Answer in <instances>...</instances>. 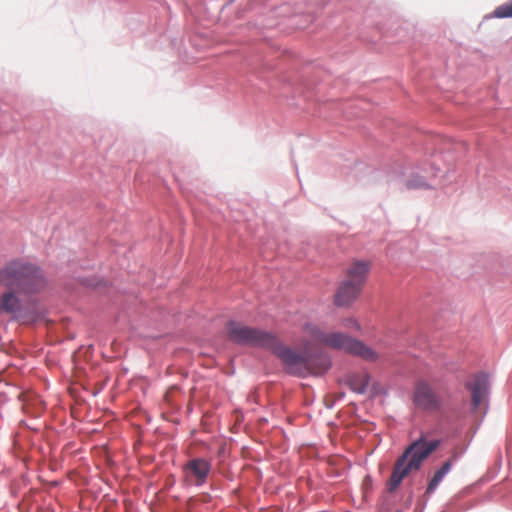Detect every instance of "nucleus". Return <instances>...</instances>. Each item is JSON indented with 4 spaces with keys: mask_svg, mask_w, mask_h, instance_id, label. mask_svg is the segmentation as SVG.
Listing matches in <instances>:
<instances>
[{
    "mask_svg": "<svg viewBox=\"0 0 512 512\" xmlns=\"http://www.w3.org/2000/svg\"><path fill=\"white\" fill-rule=\"evenodd\" d=\"M303 331L307 339L303 343V353L299 354L283 346L279 339L270 332L237 321H230L226 325L227 337L230 341L240 345L272 350L285 364L287 372L293 375H320L330 368L331 363L326 355L320 354L314 357L310 353L313 346L344 351L370 362H375L378 359V355L373 349L342 332L326 331L315 323H306Z\"/></svg>",
    "mask_w": 512,
    "mask_h": 512,
    "instance_id": "nucleus-1",
    "label": "nucleus"
},
{
    "mask_svg": "<svg viewBox=\"0 0 512 512\" xmlns=\"http://www.w3.org/2000/svg\"><path fill=\"white\" fill-rule=\"evenodd\" d=\"M47 281L43 271L24 259H13L0 268V287L15 289L24 297L41 293Z\"/></svg>",
    "mask_w": 512,
    "mask_h": 512,
    "instance_id": "nucleus-2",
    "label": "nucleus"
},
{
    "mask_svg": "<svg viewBox=\"0 0 512 512\" xmlns=\"http://www.w3.org/2000/svg\"><path fill=\"white\" fill-rule=\"evenodd\" d=\"M439 445V441H425L423 438L412 442L396 460L392 474L387 481L389 491L396 490L402 480L412 471L421 468L422 462L434 451Z\"/></svg>",
    "mask_w": 512,
    "mask_h": 512,
    "instance_id": "nucleus-3",
    "label": "nucleus"
},
{
    "mask_svg": "<svg viewBox=\"0 0 512 512\" xmlns=\"http://www.w3.org/2000/svg\"><path fill=\"white\" fill-rule=\"evenodd\" d=\"M25 298L22 293L15 289L4 288V291L0 294V314L22 324L34 322L36 317L26 309Z\"/></svg>",
    "mask_w": 512,
    "mask_h": 512,
    "instance_id": "nucleus-4",
    "label": "nucleus"
},
{
    "mask_svg": "<svg viewBox=\"0 0 512 512\" xmlns=\"http://www.w3.org/2000/svg\"><path fill=\"white\" fill-rule=\"evenodd\" d=\"M211 470V461L202 457L192 458L182 466V482L185 486H202Z\"/></svg>",
    "mask_w": 512,
    "mask_h": 512,
    "instance_id": "nucleus-5",
    "label": "nucleus"
},
{
    "mask_svg": "<svg viewBox=\"0 0 512 512\" xmlns=\"http://www.w3.org/2000/svg\"><path fill=\"white\" fill-rule=\"evenodd\" d=\"M414 404L418 409L435 411L441 407L442 400L426 381H419L414 390Z\"/></svg>",
    "mask_w": 512,
    "mask_h": 512,
    "instance_id": "nucleus-6",
    "label": "nucleus"
},
{
    "mask_svg": "<svg viewBox=\"0 0 512 512\" xmlns=\"http://www.w3.org/2000/svg\"><path fill=\"white\" fill-rule=\"evenodd\" d=\"M370 268L371 262L368 260H353L345 270L344 280L363 288Z\"/></svg>",
    "mask_w": 512,
    "mask_h": 512,
    "instance_id": "nucleus-7",
    "label": "nucleus"
},
{
    "mask_svg": "<svg viewBox=\"0 0 512 512\" xmlns=\"http://www.w3.org/2000/svg\"><path fill=\"white\" fill-rule=\"evenodd\" d=\"M466 387L472 393V406L477 409L488 394L489 377L486 373L480 372L474 376L472 382L466 384Z\"/></svg>",
    "mask_w": 512,
    "mask_h": 512,
    "instance_id": "nucleus-8",
    "label": "nucleus"
},
{
    "mask_svg": "<svg viewBox=\"0 0 512 512\" xmlns=\"http://www.w3.org/2000/svg\"><path fill=\"white\" fill-rule=\"evenodd\" d=\"M362 288L344 280L334 296V303L339 307L351 305L360 295Z\"/></svg>",
    "mask_w": 512,
    "mask_h": 512,
    "instance_id": "nucleus-9",
    "label": "nucleus"
},
{
    "mask_svg": "<svg viewBox=\"0 0 512 512\" xmlns=\"http://www.w3.org/2000/svg\"><path fill=\"white\" fill-rule=\"evenodd\" d=\"M370 375L367 372H356L348 375L347 384L356 393L364 394L369 388Z\"/></svg>",
    "mask_w": 512,
    "mask_h": 512,
    "instance_id": "nucleus-10",
    "label": "nucleus"
},
{
    "mask_svg": "<svg viewBox=\"0 0 512 512\" xmlns=\"http://www.w3.org/2000/svg\"><path fill=\"white\" fill-rule=\"evenodd\" d=\"M451 467L452 463L448 460L435 472L427 486L426 493H432L437 488L443 477L451 470Z\"/></svg>",
    "mask_w": 512,
    "mask_h": 512,
    "instance_id": "nucleus-11",
    "label": "nucleus"
},
{
    "mask_svg": "<svg viewBox=\"0 0 512 512\" xmlns=\"http://www.w3.org/2000/svg\"><path fill=\"white\" fill-rule=\"evenodd\" d=\"M494 16L497 18H509L512 17V0L497 7L494 10Z\"/></svg>",
    "mask_w": 512,
    "mask_h": 512,
    "instance_id": "nucleus-12",
    "label": "nucleus"
},
{
    "mask_svg": "<svg viewBox=\"0 0 512 512\" xmlns=\"http://www.w3.org/2000/svg\"><path fill=\"white\" fill-rule=\"evenodd\" d=\"M407 188L409 189H424L428 188V184L420 177L410 179L407 182Z\"/></svg>",
    "mask_w": 512,
    "mask_h": 512,
    "instance_id": "nucleus-13",
    "label": "nucleus"
},
{
    "mask_svg": "<svg viewBox=\"0 0 512 512\" xmlns=\"http://www.w3.org/2000/svg\"><path fill=\"white\" fill-rule=\"evenodd\" d=\"M342 326L347 328V329H351V330H355V331H359L361 329L360 324L354 318H346V319H344L342 321Z\"/></svg>",
    "mask_w": 512,
    "mask_h": 512,
    "instance_id": "nucleus-14",
    "label": "nucleus"
},
{
    "mask_svg": "<svg viewBox=\"0 0 512 512\" xmlns=\"http://www.w3.org/2000/svg\"><path fill=\"white\" fill-rule=\"evenodd\" d=\"M381 392V388L378 384H373L371 387V393L372 395H376Z\"/></svg>",
    "mask_w": 512,
    "mask_h": 512,
    "instance_id": "nucleus-15",
    "label": "nucleus"
}]
</instances>
